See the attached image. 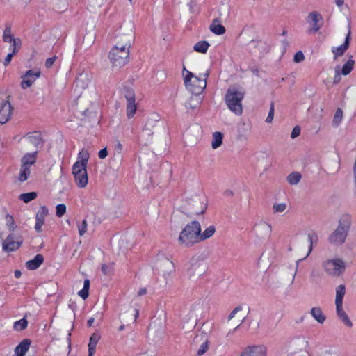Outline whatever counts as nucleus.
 Returning a JSON list of instances; mask_svg holds the SVG:
<instances>
[{
	"instance_id": "obj_25",
	"label": "nucleus",
	"mask_w": 356,
	"mask_h": 356,
	"mask_svg": "<svg viewBox=\"0 0 356 356\" xmlns=\"http://www.w3.org/2000/svg\"><path fill=\"white\" fill-rule=\"evenodd\" d=\"M40 75V70H28L26 74L22 76V81L21 82V87L23 89L30 88Z\"/></svg>"
},
{
	"instance_id": "obj_14",
	"label": "nucleus",
	"mask_w": 356,
	"mask_h": 356,
	"mask_svg": "<svg viewBox=\"0 0 356 356\" xmlns=\"http://www.w3.org/2000/svg\"><path fill=\"white\" fill-rule=\"evenodd\" d=\"M153 268L165 280L170 277L175 271V266L172 261L163 255L157 257Z\"/></svg>"
},
{
	"instance_id": "obj_21",
	"label": "nucleus",
	"mask_w": 356,
	"mask_h": 356,
	"mask_svg": "<svg viewBox=\"0 0 356 356\" xmlns=\"http://www.w3.org/2000/svg\"><path fill=\"white\" fill-rule=\"evenodd\" d=\"M206 209V204L197 195L188 200V215L202 214L204 213Z\"/></svg>"
},
{
	"instance_id": "obj_15",
	"label": "nucleus",
	"mask_w": 356,
	"mask_h": 356,
	"mask_svg": "<svg viewBox=\"0 0 356 356\" xmlns=\"http://www.w3.org/2000/svg\"><path fill=\"white\" fill-rule=\"evenodd\" d=\"M323 267L328 275L339 277L344 272L346 266L343 259L334 258L323 261Z\"/></svg>"
},
{
	"instance_id": "obj_57",
	"label": "nucleus",
	"mask_w": 356,
	"mask_h": 356,
	"mask_svg": "<svg viewBox=\"0 0 356 356\" xmlns=\"http://www.w3.org/2000/svg\"><path fill=\"white\" fill-rule=\"evenodd\" d=\"M334 72L335 74L333 78V83L337 84L339 83L341 79L342 74L340 73V66H337L335 67Z\"/></svg>"
},
{
	"instance_id": "obj_59",
	"label": "nucleus",
	"mask_w": 356,
	"mask_h": 356,
	"mask_svg": "<svg viewBox=\"0 0 356 356\" xmlns=\"http://www.w3.org/2000/svg\"><path fill=\"white\" fill-rule=\"evenodd\" d=\"M305 60V56L302 51L297 52L293 57V60L296 63L302 62Z\"/></svg>"
},
{
	"instance_id": "obj_19",
	"label": "nucleus",
	"mask_w": 356,
	"mask_h": 356,
	"mask_svg": "<svg viewBox=\"0 0 356 356\" xmlns=\"http://www.w3.org/2000/svg\"><path fill=\"white\" fill-rule=\"evenodd\" d=\"M253 230L257 238L259 240H264L270 236L272 227L267 222L260 220L254 225Z\"/></svg>"
},
{
	"instance_id": "obj_30",
	"label": "nucleus",
	"mask_w": 356,
	"mask_h": 356,
	"mask_svg": "<svg viewBox=\"0 0 356 356\" xmlns=\"http://www.w3.org/2000/svg\"><path fill=\"white\" fill-rule=\"evenodd\" d=\"M195 345L201 343L200 348L197 349V355L201 356L208 350V339L203 335H197L193 340Z\"/></svg>"
},
{
	"instance_id": "obj_2",
	"label": "nucleus",
	"mask_w": 356,
	"mask_h": 356,
	"mask_svg": "<svg viewBox=\"0 0 356 356\" xmlns=\"http://www.w3.org/2000/svg\"><path fill=\"white\" fill-rule=\"evenodd\" d=\"M89 81L86 76H80L75 81L74 92L77 95L76 106L80 110H83V114L88 109V105L91 101L88 99V95L95 94V90L92 87L89 88Z\"/></svg>"
},
{
	"instance_id": "obj_61",
	"label": "nucleus",
	"mask_w": 356,
	"mask_h": 356,
	"mask_svg": "<svg viewBox=\"0 0 356 356\" xmlns=\"http://www.w3.org/2000/svg\"><path fill=\"white\" fill-rule=\"evenodd\" d=\"M87 222L84 220L81 225H79V232L80 236H83L86 232Z\"/></svg>"
},
{
	"instance_id": "obj_17",
	"label": "nucleus",
	"mask_w": 356,
	"mask_h": 356,
	"mask_svg": "<svg viewBox=\"0 0 356 356\" xmlns=\"http://www.w3.org/2000/svg\"><path fill=\"white\" fill-rule=\"evenodd\" d=\"M23 241V237L20 234L10 232L3 241L2 249L6 252L15 251L22 245Z\"/></svg>"
},
{
	"instance_id": "obj_54",
	"label": "nucleus",
	"mask_w": 356,
	"mask_h": 356,
	"mask_svg": "<svg viewBox=\"0 0 356 356\" xmlns=\"http://www.w3.org/2000/svg\"><path fill=\"white\" fill-rule=\"evenodd\" d=\"M139 315V312L137 309H134V317H131L129 319H127V314L124 313L123 314H121V318L123 322L124 323H134L136 321V318H138Z\"/></svg>"
},
{
	"instance_id": "obj_53",
	"label": "nucleus",
	"mask_w": 356,
	"mask_h": 356,
	"mask_svg": "<svg viewBox=\"0 0 356 356\" xmlns=\"http://www.w3.org/2000/svg\"><path fill=\"white\" fill-rule=\"evenodd\" d=\"M306 341H303L304 347L300 350H297L296 348H295V350L293 351V356H309L306 349Z\"/></svg>"
},
{
	"instance_id": "obj_63",
	"label": "nucleus",
	"mask_w": 356,
	"mask_h": 356,
	"mask_svg": "<svg viewBox=\"0 0 356 356\" xmlns=\"http://www.w3.org/2000/svg\"><path fill=\"white\" fill-rule=\"evenodd\" d=\"M300 134V127L299 126H296L293 128L292 132L291 133V138H296Z\"/></svg>"
},
{
	"instance_id": "obj_4",
	"label": "nucleus",
	"mask_w": 356,
	"mask_h": 356,
	"mask_svg": "<svg viewBox=\"0 0 356 356\" xmlns=\"http://www.w3.org/2000/svg\"><path fill=\"white\" fill-rule=\"evenodd\" d=\"M201 225L198 221L194 220L188 223L180 232L178 243L183 248H188L199 243V234Z\"/></svg>"
},
{
	"instance_id": "obj_9",
	"label": "nucleus",
	"mask_w": 356,
	"mask_h": 356,
	"mask_svg": "<svg viewBox=\"0 0 356 356\" xmlns=\"http://www.w3.org/2000/svg\"><path fill=\"white\" fill-rule=\"evenodd\" d=\"M115 44L119 47L129 50L134 39V29L131 24L121 27L115 35Z\"/></svg>"
},
{
	"instance_id": "obj_39",
	"label": "nucleus",
	"mask_w": 356,
	"mask_h": 356,
	"mask_svg": "<svg viewBox=\"0 0 356 356\" xmlns=\"http://www.w3.org/2000/svg\"><path fill=\"white\" fill-rule=\"evenodd\" d=\"M312 317L319 323H323L325 321V316L323 314L322 309L319 307H312L310 312Z\"/></svg>"
},
{
	"instance_id": "obj_40",
	"label": "nucleus",
	"mask_w": 356,
	"mask_h": 356,
	"mask_svg": "<svg viewBox=\"0 0 356 356\" xmlns=\"http://www.w3.org/2000/svg\"><path fill=\"white\" fill-rule=\"evenodd\" d=\"M216 228L213 225L208 227L203 232H200L199 242L210 238L215 233Z\"/></svg>"
},
{
	"instance_id": "obj_29",
	"label": "nucleus",
	"mask_w": 356,
	"mask_h": 356,
	"mask_svg": "<svg viewBox=\"0 0 356 356\" xmlns=\"http://www.w3.org/2000/svg\"><path fill=\"white\" fill-rule=\"evenodd\" d=\"M122 159V145L118 141L114 146V152L112 157V161L117 168L121 165Z\"/></svg>"
},
{
	"instance_id": "obj_41",
	"label": "nucleus",
	"mask_w": 356,
	"mask_h": 356,
	"mask_svg": "<svg viewBox=\"0 0 356 356\" xmlns=\"http://www.w3.org/2000/svg\"><path fill=\"white\" fill-rule=\"evenodd\" d=\"M223 134L220 131H216L212 135L211 147L213 149H217L222 143Z\"/></svg>"
},
{
	"instance_id": "obj_1",
	"label": "nucleus",
	"mask_w": 356,
	"mask_h": 356,
	"mask_svg": "<svg viewBox=\"0 0 356 356\" xmlns=\"http://www.w3.org/2000/svg\"><path fill=\"white\" fill-rule=\"evenodd\" d=\"M316 236L314 234H307L298 232L293 236V246L291 248L292 258H307L313 250V240Z\"/></svg>"
},
{
	"instance_id": "obj_38",
	"label": "nucleus",
	"mask_w": 356,
	"mask_h": 356,
	"mask_svg": "<svg viewBox=\"0 0 356 356\" xmlns=\"http://www.w3.org/2000/svg\"><path fill=\"white\" fill-rule=\"evenodd\" d=\"M163 334L162 325L160 323L159 325H156L155 323H152L149 325L148 328V334L152 337H161Z\"/></svg>"
},
{
	"instance_id": "obj_60",
	"label": "nucleus",
	"mask_w": 356,
	"mask_h": 356,
	"mask_svg": "<svg viewBox=\"0 0 356 356\" xmlns=\"http://www.w3.org/2000/svg\"><path fill=\"white\" fill-rule=\"evenodd\" d=\"M102 271L104 275H110L113 273V266L112 265L107 266L106 264H102Z\"/></svg>"
},
{
	"instance_id": "obj_24",
	"label": "nucleus",
	"mask_w": 356,
	"mask_h": 356,
	"mask_svg": "<svg viewBox=\"0 0 356 356\" xmlns=\"http://www.w3.org/2000/svg\"><path fill=\"white\" fill-rule=\"evenodd\" d=\"M240 356H267V348L264 345L247 346Z\"/></svg>"
},
{
	"instance_id": "obj_58",
	"label": "nucleus",
	"mask_w": 356,
	"mask_h": 356,
	"mask_svg": "<svg viewBox=\"0 0 356 356\" xmlns=\"http://www.w3.org/2000/svg\"><path fill=\"white\" fill-rule=\"evenodd\" d=\"M273 117H274V104L272 102L270 104V108L268 115V116H267V118L266 119V122L267 123H271L273 120Z\"/></svg>"
},
{
	"instance_id": "obj_62",
	"label": "nucleus",
	"mask_w": 356,
	"mask_h": 356,
	"mask_svg": "<svg viewBox=\"0 0 356 356\" xmlns=\"http://www.w3.org/2000/svg\"><path fill=\"white\" fill-rule=\"evenodd\" d=\"M57 58V56H54L53 57L51 58H49L47 59L46 62H45V67L47 68H50L51 67V66L53 65V64L54 63L55 60H56Z\"/></svg>"
},
{
	"instance_id": "obj_46",
	"label": "nucleus",
	"mask_w": 356,
	"mask_h": 356,
	"mask_svg": "<svg viewBox=\"0 0 356 356\" xmlns=\"http://www.w3.org/2000/svg\"><path fill=\"white\" fill-rule=\"evenodd\" d=\"M6 225L10 232H14L17 227V225L14 220L13 217L10 214H6L5 216Z\"/></svg>"
},
{
	"instance_id": "obj_18",
	"label": "nucleus",
	"mask_w": 356,
	"mask_h": 356,
	"mask_svg": "<svg viewBox=\"0 0 356 356\" xmlns=\"http://www.w3.org/2000/svg\"><path fill=\"white\" fill-rule=\"evenodd\" d=\"M121 94L127 102L126 107L127 116L128 118H131L134 115L137 109L135 102V92L133 89L125 87L121 90Z\"/></svg>"
},
{
	"instance_id": "obj_22",
	"label": "nucleus",
	"mask_w": 356,
	"mask_h": 356,
	"mask_svg": "<svg viewBox=\"0 0 356 356\" xmlns=\"http://www.w3.org/2000/svg\"><path fill=\"white\" fill-rule=\"evenodd\" d=\"M72 174L79 187L84 188L87 185L88 178L86 168L76 167V165H73Z\"/></svg>"
},
{
	"instance_id": "obj_7",
	"label": "nucleus",
	"mask_w": 356,
	"mask_h": 356,
	"mask_svg": "<svg viewBox=\"0 0 356 356\" xmlns=\"http://www.w3.org/2000/svg\"><path fill=\"white\" fill-rule=\"evenodd\" d=\"M242 309L241 306H238L229 315L227 321L224 323L221 330L222 334L225 337L232 334L244 321L245 316L241 313Z\"/></svg>"
},
{
	"instance_id": "obj_27",
	"label": "nucleus",
	"mask_w": 356,
	"mask_h": 356,
	"mask_svg": "<svg viewBox=\"0 0 356 356\" xmlns=\"http://www.w3.org/2000/svg\"><path fill=\"white\" fill-rule=\"evenodd\" d=\"M13 107L8 100H3L1 104L0 108V124H3L8 122L11 116Z\"/></svg>"
},
{
	"instance_id": "obj_48",
	"label": "nucleus",
	"mask_w": 356,
	"mask_h": 356,
	"mask_svg": "<svg viewBox=\"0 0 356 356\" xmlns=\"http://www.w3.org/2000/svg\"><path fill=\"white\" fill-rule=\"evenodd\" d=\"M287 208L286 203L275 202L273 203L272 209L273 213H280L286 211Z\"/></svg>"
},
{
	"instance_id": "obj_35",
	"label": "nucleus",
	"mask_w": 356,
	"mask_h": 356,
	"mask_svg": "<svg viewBox=\"0 0 356 356\" xmlns=\"http://www.w3.org/2000/svg\"><path fill=\"white\" fill-rule=\"evenodd\" d=\"M101 339V335L95 332L93 333L90 338L88 343V356H93V355L95 353L96 346L99 342V341Z\"/></svg>"
},
{
	"instance_id": "obj_44",
	"label": "nucleus",
	"mask_w": 356,
	"mask_h": 356,
	"mask_svg": "<svg viewBox=\"0 0 356 356\" xmlns=\"http://www.w3.org/2000/svg\"><path fill=\"white\" fill-rule=\"evenodd\" d=\"M20 49H21V47H19V42L18 40H17V43H16V42H15V47H13L12 52L9 53L7 55V56L5 58V60L3 61V65L5 66H7L10 64L13 56L15 54H16L19 51Z\"/></svg>"
},
{
	"instance_id": "obj_37",
	"label": "nucleus",
	"mask_w": 356,
	"mask_h": 356,
	"mask_svg": "<svg viewBox=\"0 0 356 356\" xmlns=\"http://www.w3.org/2000/svg\"><path fill=\"white\" fill-rule=\"evenodd\" d=\"M3 40L5 42L12 43V47H15V42L17 40L19 42V47H22V40L19 38H14L11 33L10 27H6L3 35Z\"/></svg>"
},
{
	"instance_id": "obj_32",
	"label": "nucleus",
	"mask_w": 356,
	"mask_h": 356,
	"mask_svg": "<svg viewBox=\"0 0 356 356\" xmlns=\"http://www.w3.org/2000/svg\"><path fill=\"white\" fill-rule=\"evenodd\" d=\"M31 341L29 339H24L15 348V356H24L29 350Z\"/></svg>"
},
{
	"instance_id": "obj_45",
	"label": "nucleus",
	"mask_w": 356,
	"mask_h": 356,
	"mask_svg": "<svg viewBox=\"0 0 356 356\" xmlns=\"http://www.w3.org/2000/svg\"><path fill=\"white\" fill-rule=\"evenodd\" d=\"M209 47V44L207 41H200L194 45L193 49L197 52L206 53Z\"/></svg>"
},
{
	"instance_id": "obj_56",
	"label": "nucleus",
	"mask_w": 356,
	"mask_h": 356,
	"mask_svg": "<svg viewBox=\"0 0 356 356\" xmlns=\"http://www.w3.org/2000/svg\"><path fill=\"white\" fill-rule=\"evenodd\" d=\"M66 212V206L64 204H59L56 206V214L58 217H62Z\"/></svg>"
},
{
	"instance_id": "obj_5",
	"label": "nucleus",
	"mask_w": 356,
	"mask_h": 356,
	"mask_svg": "<svg viewBox=\"0 0 356 356\" xmlns=\"http://www.w3.org/2000/svg\"><path fill=\"white\" fill-rule=\"evenodd\" d=\"M350 225V216L348 214L341 215L337 227L329 236V242L335 245L343 244L347 238Z\"/></svg>"
},
{
	"instance_id": "obj_51",
	"label": "nucleus",
	"mask_w": 356,
	"mask_h": 356,
	"mask_svg": "<svg viewBox=\"0 0 356 356\" xmlns=\"http://www.w3.org/2000/svg\"><path fill=\"white\" fill-rule=\"evenodd\" d=\"M200 104V98L197 96H192L186 104V106L189 108L194 109L197 108Z\"/></svg>"
},
{
	"instance_id": "obj_55",
	"label": "nucleus",
	"mask_w": 356,
	"mask_h": 356,
	"mask_svg": "<svg viewBox=\"0 0 356 356\" xmlns=\"http://www.w3.org/2000/svg\"><path fill=\"white\" fill-rule=\"evenodd\" d=\"M302 179V175L299 172L291 173V184H297Z\"/></svg>"
},
{
	"instance_id": "obj_50",
	"label": "nucleus",
	"mask_w": 356,
	"mask_h": 356,
	"mask_svg": "<svg viewBox=\"0 0 356 356\" xmlns=\"http://www.w3.org/2000/svg\"><path fill=\"white\" fill-rule=\"evenodd\" d=\"M28 321L26 318H22L14 323L13 328L16 331H21L27 327Z\"/></svg>"
},
{
	"instance_id": "obj_11",
	"label": "nucleus",
	"mask_w": 356,
	"mask_h": 356,
	"mask_svg": "<svg viewBox=\"0 0 356 356\" xmlns=\"http://www.w3.org/2000/svg\"><path fill=\"white\" fill-rule=\"evenodd\" d=\"M335 292V306L337 316L346 326L351 327L353 323L343 308V300L346 294L345 285H339L336 288Z\"/></svg>"
},
{
	"instance_id": "obj_42",
	"label": "nucleus",
	"mask_w": 356,
	"mask_h": 356,
	"mask_svg": "<svg viewBox=\"0 0 356 356\" xmlns=\"http://www.w3.org/2000/svg\"><path fill=\"white\" fill-rule=\"evenodd\" d=\"M211 31L216 35H222L225 33V28L218 23V20L214 19L210 26Z\"/></svg>"
},
{
	"instance_id": "obj_12",
	"label": "nucleus",
	"mask_w": 356,
	"mask_h": 356,
	"mask_svg": "<svg viewBox=\"0 0 356 356\" xmlns=\"http://www.w3.org/2000/svg\"><path fill=\"white\" fill-rule=\"evenodd\" d=\"M38 152H29L25 154L21 159V166L18 176L20 182L26 181L31 174V167L33 165L37 160Z\"/></svg>"
},
{
	"instance_id": "obj_13",
	"label": "nucleus",
	"mask_w": 356,
	"mask_h": 356,
	"mask_svg": "<svg viewBox=\"0 0 356 356\" xmlns=\"http://www.w3.org/2000/svg\"><path fill=\"white\" fill-rule=\"evenodd\" d=\"M129 54L130 51L127 48L114 46L109 52L108 58L113 67H121L128 63Z\"/></svg>"
},
{
	"instance_id": "obj_64",
	"label": "nucleus",
	"mask_w": 356,
	"mask_h": 356,
	"mask_svg": "<svg viewBox=\"0 0 356 356\" xmlns=\"http://www.w3.org/2000/svg\"><path fill=\"white\" fill-rule=\"evenodd\" d=\"M108 155V152H107V149L106 148H104L102 149H101L99 153H98V156L100 159H104Z\"/></svg>"
},
{
	"instance_id": "obj_33",
	"label": "nucleus",
	"mask_w": 356,
	"mask_h": 356,
	"mask_svg": "<svg viewBox=\"0 0 356 356\" xmlns=\"http://www.w3.org/2000/svg\"><path fill=\"white\" fill-rule=\"evenodd\" d=\"M90 154L86 149H82L78 154V161L74 165L76 167L87 168V164L89 160Z\"/></svg>"
},
{
	"instance_id": "obj_34",
	"label": "nucleus",
	"mask_w": 356,
	"mask_h": 356,
	"mask_svg": "<svg viewBox=\"0 0 356 356\" xmlns=\"http://www.w3.org/2000/svg\"><path fill=\"white\" fill-rule=\"evenodd\" d=\"M273 255H270L269 252H264L259 259V266L264 270L268 269L273 262Z\"/></svg>"
},
{
	"instance_id": "obj_8",
	"label": "nucleus",
	"mask_w": 356,
	"mask_h": 356,
	"mask_svg": "<svg viewBox=\"0 0 356 356\" xmlns=\"http://www.w3.org/2000/svg\"><path fill=\"white\" fill-rule=\"evenodd\" d=\"M208 269V264L202 254H195L189 261L187 274L190 280H196Z\"/></svg>"
},
{
	"instance_id": "obj_49",
	"label": "nucleus",
	"mask_w": 356,
	"mask_h": 356,
	"mask_svg": "<svg viewBox=\"0 0 356 356\" xmlns=\"http://www.w3.org/2000/svg\"><path fill=\"white\" fill-rule=\"evenodd\" d=\"M37 197L36 192H30L22 193L19 195V200L23 201L25 203H28L31 200H35Z\"/></svg>"
},
{
	"instance_id": "obj_26",
	"label": "nucleus",
	"mask_w": 356,
	"mask_h": 356,
	"mask_svg": "<svg viewBox=\"0 0 356 356\" xmlns=\"http://www.w3.org/2000/svg\"><path fill=\"white\" fill-rule=\"evenodd\" d=\"M350 24L348 25V33L343 44L339 47H332V52L334 54V59L336 60L339 56H342L345 51L348 49L350 40Z\"/></svg>"
},
{
	"instance_id": "obj_3",
	"label": "nucleus",
	"mask_w": 356,
	"mask_h": 356,
	"mask_svg": "<svg viewBox=\"0 0 356 356\" xmlns=\"http://www.w3.org/2000/svg\"><path fill=\"white\" fill-rule=\"evenodd\" d=\"M164 130V124L161 120L159 115L153 113L146 119L143 129V136L147 142L152 143L157 140Z\"/></svg>"
},
{
	"instance_id": "obj_23",
	"label": "nucleus",
	"mask_w": 356,
	"mask_h": 356,
	"mask_svg": "<svg viewBox=\"0 0 356 356\" xmlns=\"http://www.w3.org/2000/svg\"><path fill=\"white\" fill-rule=\"evenodd\" d=\"M340 168V158L337 154H334L330 156L325 164V172L327 175L336 174Z\"/></svg>"
},
{
	"instance_id": "obj_47",
	"label": "nucleus",
	"mask_w": 356,
	"mask_h": 356,
	"mask_svg": "<svg viewBox=\"0 0 356 356\" xmlns=\"http://www.w3.org/2000/svg\"><path fill=\"white\" fill-rule=\"evenodd\" d=\"M89 288H90V280L88 279H86L84 280L83 289L81 290H80L78 293L79 296H81L83 300L86 299L88 297Z\"/></svg>"
},
{
	"instance_id": "obj_28",
	"label": "nucleus",
	"mask_w": 356,
	"mask_h": 356,
	"mask_svg": "<svg viewBox=\"0 0 356 356\" xmlns=\"http://www.w3.org/2000/svg\"><path fill=\"white\" fill-rule=\"evenodd\" d=\"M49 214V210L45 206L40 207L35 216V229L38 233L42 232V227L44 224L46 216Z\"/></svg>"
},
{
	"instance_id": "obj_43",
	"label": "nucleus",
	"mask_w": 356,
	"mask_h": 356,
	"mask_svg": "<svg viewBox=\"0 0 356 356\" xmlns=\"http://www.w3.org/2000/svg\"><path fill=\"white\" fill-rule=\"evenodd\" d=\"M354 64L355 62L353 59L348 60L342 67H340V73L343 76L349 74L353 69Z\"/></svg>"
},
{
	"instance_id": "obj_31",
	"label": "nucleus",
	"mask_w": 356,
	"mask_h": 356,
	"mask_svg": "<svg viewBox=\"0 0 356 356\" xmlns=\"http://www.w3.org/2000/svg\"><path fill=\"white\" fill-rule=\"evenodd\" d=\"M197 324V316L193 312L186 315L183 318V328L186 330L193 329Z\"/></svg>"
},
{
	"instance_id": "obj_52",
	"label": "nucleus",
	"mask_w": 356,
	"mask_h": 356,
	"mask_svg": "<svg viewBox=\"0 0 356 356\" xmlns=\"http://www.w3.org/2000/svg\"><path fill=\"white\" fill-rule=\"evenodd\" d=\"M342 119L343 111L341 108H337L333 118V124L335 126H338L341 123Z\"/></svg>"
},
{
	"instance_id": "obj_16",
	"label": "nucleus",
	"mask_w": 356,
	"mask_h": 356,
	"mask_svg": "<svg viewBox=\"0 0 356 356\" xmlns=\"http://www.w3.org/2000/svg\"><path fill=\"white\" fill-rule=\"evenodd\" d=\"M22 145L24 150H33L38 152V148L43 144V140L40 134L29 133L22 139Z\"/></svg>"
},
{
	"instance_id": "obj_20",
	"label": "nucleus",
	"mask_w": 356,
	"mask_h": 356,
	"mask_svg": "<svg viewBox=\"0 0 356 356\" xmlns=\"http://www.w3.org/2000/svg\"><path fill=\"white\" fill-rule=\"evenodd\" d=\"M306 20L309 24V32L310 33H317L323 25L322 15L317 11L309 13Z\"/></svg>"
},
{
	"instance_id": "obj_6",
	"label": "nucleus",
	"mask_w": 356,
	"mask_h": 356,
	"mask_svg": "<svg viewBox=\"0 0 356 356\" xmlns=\"http://www.w3.org/2000/svg\"><path fill=\"white\" fill-rule=\"evenodd\" d=\"M183 76L184 77V83L186 88L192 94H200L207 86V78L209 76L208 71L200 77L195 76L191 72L188 71L184 67Z\"/></svg>"
},
{
	"instance_id": "obj_36",
	"label": "nucleus",
	"mask_w": 356,
	"mask_h": 356,
	"mask_svg": "<svg viewBox=\"0 0 356 356\" xmlns=\"http://www.w3.org/2000/svg\"><path fill=\"white\" fill-rule=\"evenodd\" d=\"M44 261V257L41 254H38L33 259L28 261L26 266L29 270H35L40 266Z\"/></svg>"
},
{
	"instance_id": "obj_10",
	"label": "nucleus",
	"mask_w": 356,
	"mask_h": 356,
	"mask_svg": "<svg viewBox=\"0 0 356 356\" xmlns=\"http://www.w3.org/2000/svg\"><path fill=\"white\" fill-rule=\"evenodd\" d=\"M244 93L234 88H229L225 95V101L228 108L236 115H241L243 111L242 100Z\"/></svg>"
}]
</instances>
